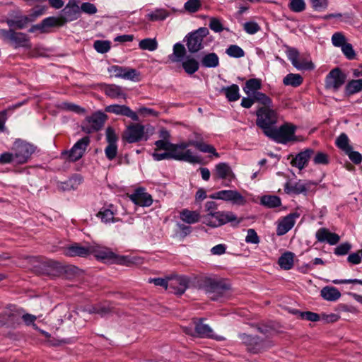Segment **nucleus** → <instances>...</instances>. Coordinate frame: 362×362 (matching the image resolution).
<instances>
[{
	"instance_id": "f257e3e1",
	"label": "nucleus",
	"mask_w": 362,
	"mask_h": 362,
	"mask_svg": "<svg viewBox=\"0 0 362 362\" xmlns=\"http://www.w3.org/2000/svg\"><path fill=\"white\" fill-rule=\"evenodd\" d=\"M199 286L206 293L216 294V297H211L213 300H216L218 296L230 288V284L227 281L216 276L201 277L199 281Z\"/></svg>"
},
{
	"instance_id": "f03ea898",
	"label": "nucleus",
	"mask_w": 362,
	"mask_h": 362,
	"mask_svg": "<svg viewBox=\"0 0 362 362\" xmlns=\"http://www.w3.org/2000/svg\"><path fill=\"white\" fill-rule=\"evenodd\" d=\"M256 116V124L262 129L264 134L267 136L278 122L277 112L270 108V106L262 107L257 110Z\"/></svg>"
},
{
	"instance_id": "7ed1b4c3",
	"label": "nucleus",
	"mask_w": 362,
	"mask_h": 362,
	"mask_svg": "<svg viewBox=\"0 0 362 362\" xmlns=\"http://www.w3.org/2000/svg\"><path fill=\"white\" fill-rule=\"evenodd\" d=\"M190 146L189 140L179 144H173L170 151L172 159L185 161L192 164L199 163L201 162L200 157L194 154L190 149H187Z\"/></svg>"
},
{
	"instance_id": "20e7f679",
	"label": "nucleus",
	"mask_w": 362,
	"mask_h": 362,
	"mask_svg": "<svg viewBox=\"0 0 362 362\" xmlns=\"http://www.w3.org/2000/svg\"><path fill=\"white\" fill-rule=\"evenodd\" d=\"M296 130L295 125L285 123L279 128L274 127L267 136L279 144H286L290 141H296Z\"/></svg>"
},
{
	"instance_id": "39448f33",
	"label": "nucleus",
	"mask_w": 362,
	"mask_h": 362,
	"mask_svg": "<svg viewBox=\"0 0 362 362\" xmlns=\"http://www.w3.org/2000/svg\"><path fill=\"white\" fill-rule=\"evenodd\" d=\"M239 223L236 215L231 211H221L208 213L203 216V223L212 228H217L230 222Z\"/></svg>"
},
{
	"instance_id": "423d86ee",
	"label": "nucleus",
	"mask_w": 362,
	"mask_h": 362,
	"mask_svg": "<svg viewBox=\"0 0 362 362\" xmlns=\"http://www.w3.org/2000/svg\"><path fill=\"white\" fill-rule=\"evenodd\" d=\"M90 255L105 262H112L127 265L130 262L127 257L117 256L110 248L95 244L90 245Z\"/></svg>"
},
{
	"instance_id": "0eeeda50",
	"label": "nucleus",
	"mask_w": 362,
	"mask_h": 362,
	"mask_svg": "<svg viewBox=\"0 0 362 362\" xmlns=\"http://www.w3.org/2000/svg\"><path fill=\"white\" fill-rule=\"evenodd\" d=\"M11 150L16 158V163L23 164L30 159L31 155L35 152V147L24 140L17 139L14 141Z\"/></svg>"
},
{
	"instance_id": "6e6552de",
	"label": "nucleus",
	"mask_w": 362,
	"mask_h": 362,
	"mask_svg": "<svg viewBox=\"0 0 362 362\" xmlns=\"http://www.w3.org/2000/svg\"><path fill=\"white\" fill-rule=\"evenodd\" d=\"M209 34L207 28L202 27L194 32L189 33L185 37L188 51L195 53L204 48V38Z\"/></svg>"
},
{
	"instance_id": "1a4fd4ad",
	"label": "nucleus",
	"mask_w": 362,
	"mask_h": 362,
	"mask_svg": "<svg viewBox=\"0 0 362 362\" xmlns=\"http://www.w3.org/2000/svg\"><path fill=\"white\" fill-rule=\"evenodd\" d=\"M213 199H220L232 203L233 205L244 206L247 199L238 191L224 189L216 192L209 196Z\"/></svg>"
},
{
	"instance_id": "9d476101",
	"label": "nucleus",
	"mask_w": 362,
	"mask_h": 362,
	"mask_svg": "<svg viewBox=\"0 0 362 362\" xmlns=\"http://www.w3.org/2000/svg\"><path fill=\"white\" fill-rule=\"evenodd\" d=\"M90 144L88 136H84L79 139L69 151H64L62 156L69 161L75 162L81 158Z\"/></svg>"
},
{
	"instance_id": "9b49d317",
	"label": "nucleus",
	"mask_w": 362,
	"mask_h": 362,
	"mask_svg": "<svg viewBox=\"0 0 362 362\" xmlns=\"http://www.w3.org/2000/svg\"><path fill=\"white\" fill-rule=\"evenodd\" d=\"M0 34L4 40L9 41L16 48L30 47L29 38L25 33H16L11 29H2L0 30Z\"/></svg>"
},
{
	"instance_id": "f8f14e48",
	"label": "nucleus",
	"mask_w": 362,
	"mask_h": 362,
	"mask_svg": "<svg viewBox=\"0 0 362 362\" xmlns=\"http://www.w3.org/2000/svg\"><path fill=\"white\" fill-rule=\"evenodd\" d=\"M346 78V75L339 68H334L325 78V88L337 91L345 83Z\"/></svg>"
},
{
	"instance_id": "ddd939ff",
	"label": "nucleus",
	"mask_w": 362,
	"mask_h": 362,
	"mask_svg": "<svg viewBox=\"0 0 362 362\" xmlns=\"http://www.w3.org/2000/svg\"><path fill=\"white\" fill-rule=\"evenodd\" d=\"M315 183L310 180H299L296 182L288 181L284 185V192L288 194H306Z\"/></svg>"
},
{
	"instance_id": "4468645a",
	"label": "nucleus",
	"mask_w": 362,
	"mask_h": 362,
	"mask_svg": "<svg viewBox=\"0 0 362 362\" xmlns=\"http://www.w3.org/2000/svg\"><path fill=\"white\" fill-rule=\"evenodd\" d=\"M106 115L101 112H96L86 118L83 129L88 133L98 131L102 128Z\"/></svg>"
},
{
	"instance_id": "2eb2a0df",
	"label": "nucleus",
	"mask_w": 362,
	"mask_h": 362,
	"mask_svg": "<svg viewBox=\"0 0 362 362\" xmlns=\"http://www.w3.org/2000/svg\"><path fill=\"white\" fill-rule=\"evenodd\" d=\"M145 136L144 126L140 124L129 125L124 133V138L128 143L138 142Z\"/></svg>"
},
{
	"instance_id": "dca6fc26",
	"label": "nucleus",
	"mask_w": 362,
	"mask_h": 362,
	"mask_svg": "<svg viewBox=\"0 0 362 362\" xmlns=\"http://www.w3.org/2000/svg\"><path fill=\"white\" fill-rule=\"evenodd\" d=\"M299 217L298 213H291L281 219L277 224L276 234L279 236L285 235L295 225L296 219Z\"/></svg>"
},
{
	"instance_id": "f3484780",
	"label": "nucleus",
	"mask_w": 362,
	"mask_h": 362,
	"mask_svg": "<svg viewBox=\"0 0 362 362\" xmlns=\"http://www.w3.org/2000/svg\"><path fill=\"white\" fill-rule=\"evenodd\" d=\"M23 312L22 309L5 312L0 315V326L14 327L16 325H18L22 317Z\"/></svg>"
},
{
	"instance_id": "a211bd4d",
	"label": "nucleus",
	"mask_w": 362,
	"mask_h": 362,
	"mask_svg": "<svg viewBox=\"0 0 362 362\" xmlns=\"http://www.w3.org/2000/svg\"><path fill=\"white\" fill-rule=\"evenodd\" d=\"M189 279L185 276H176L169 279L168 291L175 294H183L189 286Z\"/></svg>"
},
{
	"instance_id": "6ab92c4d",
	"label": "nucleus",
	"mask_w": 362,
	"mask_h": 362,
	"mask_svg": "<svg viewBox=\"0 0 362 362\" xmlns=\"http://www.w3.org/2000/svg\"><path fill=\"white\" fill-rule=\"evenodd\" d=\"M105 111L116 115L126 116L131 118L133 121H139L137 114L132 110L130 107L124 105H110L105 107Z\"/></svg>"
},
{
	"instance_id": "aec40b11",
	"label": "nucleus",
	"mask_w": 362,
	"mask_h": 362,
	"mask_svg": "<svg viewBox=\"0 0 362 362\" xmlns=\"http://www.w3.org/2000/svg\"><path fill=\"white\" fill-rule=\"evenodd\" d=\"M132 202L140 206H149L153 203V199L151 194L147 193L144 189H137L133 194L129 196Z\"/></svg>"
},
{
	"instance_id": "412c9836",
	"label": "nucleus",
	"mask_w": 362,
	"mask_h": 362,
	"mask_svg": "<svg viewBox=\"0 0 362 362\" xmlns=\"http://www.w3.org/2000/svg\"><path fill=\"white\" fill-rule=\"evenodd\" d=\"M240 338L247 346L248 351L252 353H258L265 348L263 341H261L259 337L241 334H240Z\"/></svg>"
},
{
	"instance_id": "4be33fe9",
	"label": "nucleus",
	"mask_w": 362,
	"mask_h": 362,
	"mask_svg": "<svg viewBox=\"0 0 362 362\" xmlns=\"http://www.w3.org/2000/svg\"><path fill=\"white\" fill-rule=\"evenodd\" d=\"M90 245H81L78 243H74L66 247L64 254L68 257H86L90 255Z\"/></svg>"
},
{
	"instance_id": "5701e85b",
	"label": "nucleus",
	"mask_w": 362,
	"mask_h": 362,
	"mask_svg": "<svg viewBox=\"0 0 362 362\" xmlns=\"http://www.w3.org/2000/svg\"><path fill=\"white\" fill-rule=\"evenodd\" d=\"M315 238L318 242L327 243L330 245H334L340 240V237L338 234L330 232L326 228H319L315 233Z\"/></svg>"
},
{
	"instance_id": "b1692460",
	"label": "nucleus",
	"mask_w": 362,
	"mask_h": 362,
	"mask_svg": "<svg viewBox=\"0 0 362 362\" xmlns=\"http://www.w3.org/2000/svg\"><path fill=\"white\" fill-rule=\"evenodd\" d=\"M214 177L215 179L228 180L229 181L235 177L230 166L223 162L215 165Z\"/></svg>"
},
{
	"instance_id": "393cba45",
	"label": "nucleus",
	"mask_w": 362,
	"mask_h": 362,
	"mask_svg": "<svg viewBox=\"0 0 362 362\" xmlns=\"http://www.w3.org/2000/svg\"><path fill=\"white\" fill-rule=\"evenodd\" d=\"M63 16L66 21H73L78 18L80 8L76 0H69L66 6L62 10Z\"/></svg>"
},
{
	"instance_id": "a878e982",
	"label": "nucleus",
	"mask_w": 362,
	"mask_h": 362,
	"mask_svg": "<svg viewBox=\"0 0 362 362\" xmlns=\"http://www.w3.org/2000/svg\"><path fill=\"white\" fill-rule=\"evenodd\" d=\"M314 151L311 148H307L303 151L298 153L291 160V163L293 166L300 170L303 169L308 164L309 159L313 154Z\"/></svg>"
},
{
	"instance_id": "bb28decb",
	"label": "nucleus",
	"mask_w": 362,
	"mask_h": 362,
	"mask_svg": "<svg viewBox=\"0 0 362 362\" xmlns=\"http://www.w3.org/2000/svg\"><path fill=\"white\" fill-rule=\"evenodd\" d=\"M320 296L327 301H337L341 297V293L338 288L333 286H325L320 291Z\"/></svg>"
},
{
	"instance_id": "cd10ccee",
	"label": "nucleus",
	"mask_w": 362,
	"mask_h": 362,
	"mask_svg": "<svg viewBox=\"0 0 362 362\" xmlns=\"http://www.w3.org/2000/svg\"><path fill=\"white\" fill-rule=\"evenodd\" d=\"M59 25V19L54 17H48L45 18L40 23L33 25L30 32H34L36 30H40L42 33L46 32V28L54 27Z\"/></svg>"
},
{
	"instance_id": "c85d7f7f",
	"label": "nucleus",
	"mask_w": 362,
	"mask_h": 362,
	"mask_svg": "<svg viewBox=\"0 0 362 362\" xmlns=\"http://www.w3.org/2000/svg\"><path fill=\"white\" fill-rule=\"evenodd\" d=\"M189 144L194 146L201 152L211 153L216 158L220 157V155L217 153L216 148L210 144H205L203 141L198 140H189Z\"/></svg>"
},
{
	"instance_id": "c756f323",
	"label": "nucleus",
	"mask_w": 362,
	"mask_h": 362,
	"mask_svg": "<svg viewBox=\"0 0 362 362\" xmlns=\"http://www.w3.org/2000/svg\"><path fill=\"white\" fill-rule=\"evenodd\" d=\"M83 177L80 175H75L65 182H62L59 185L64 191L76 189L82 183Z\"/></svg>"
},
{
	"instance_id": "7c9ffc66",
	"label": "nucleus",
	"mask_w": 362,
	"mask_h": 362,
	"mask_svg": "<svg viewBox=\"0 0 362 362\" xmlns=\"http://www.w3.org/2000/svg\"><path fill=\"white\" fill-rule=\"evenodd\" d=\"M180 218L182 221L188 224H194L199 222L200 219V214L196 211L183 209L180 213Z\"/></svg>"
},
{
	"instance_id": "2f4dec72",
	"label": "nucleus",
	"mask_w": 362,
	"mask_h": 362,
	"mask_svg": "<svg viewBox=\"0 0 362 362\" xmlns=\"http://www.w3.org/2000/svg\"><path fill=\"white\" fill-rule=\"evenodd\" d=\"M105 95L111 98H125L126 94L123 92L122 88L115 84L106 85L104 88Z\"/></svg>"
},
{
	"instance_id": "473e14b6",
	"label": "nucleus",
	"mask_w": 362,
	"mask_h": 362,
	"mask_svg": "<svg viewBox=\"0 0 362 362\" xmlns=\"http://www.w3.org/2000/svg\"><path fill=\"white\" fill-rule=\"evenodd\" d=\"M262 87L261 81L258 78H251L246 81L243 87L244 92L248 95H252L255 93L258 92Z\"/></svg>"
},
{
	"instance_id": "72a5a7b5",
	"label": "nucleus",
	"mask_w": 362,
	"mask_h": 362,
	"mask_svg": "<svg viewBox=\"0 0 362 362\" xmlns=\"http://www.w3.org/2000/svg\"><path fill=\"white\" fill-rule=\"evenodd\" d=\"M221 93H224L229 101H236L240 98L239 87L236 84L223 87L221 89Z\"/></svg>"
},
{
	"instance_id": "f704fd0d",
	"label": "nucleus",
	"mask_w": 362,
	"mask_h": 362,
	"mask_svg": "<svg viewBox=\"0 0 362 362\" xmlns=\"http://www.w3.org/2000/svg\"><path fill=\"white\" fill-rule=\"evenodd\" d=\"M201 63L206 68H215L219 65V58L214 52L209 53L202 58Z\"/></svg>"
},
{
	"instance_id": "c9c22d12",
	"label": "nucleus",
	"mask_w": 362,
	"mask_h": 362,
	"mask_svg": "<svg viewBox=\"0 0 362 362\" xmlns=\"http://www.w3.org/2000/svg\"><path fill=\"white\" fill-rule=\"evenodd\" d=\"M195 331L197 336L200 337L213 338L214 337L212 329L208 325L203 323L202 320L196 324Z\"/></svg>"
},
{
	"instance_id": "e433bc0d",
	"label": "nucleus",
	"mask_w": 362,
	"mask_h": 362,
	"mask_svg": "<svg viewBox=\"0 0 362 362\" xmlns=\"http://www.w3.org/2000/svg\"><path fill=\"white\" fill-rule=\"evenodd\" d=\"M169 15V12L164 8H156L146 15L150 21H164Z\"/></svg>"
},
{
	"instance_id": "4c0bfd02",
	"label": "nucleus",
	"mask_w": 362,
	"mask_h": 362,
	"mask_svg": "<svg viewBox=\"0 0 362 362\" xmlns=\"http://www.w3.org/2000/svg\"><path fill=\"white\" fill-rule=\"evenodd\" d=\"M186 53L185 48L181 43H176L173 46V52L169 56V59L173 62L182 61Z\"/></svg>"
},
{
	"instance_id": "58836bf2",
	"label": "nucleus",
	"mask_w": 362,
	"mask_h": 362,
	"mask_svg": "<svg viewBox=\"0 0 362 362\" xmlns=\"http://www.w3.org/2000/svg\"><path fill=\"white\" fill-rule=\"evenodd\" d=\"M345 91L349 95L362 91V78L349 81L346 85Z\"/></svg>"
},
{
	"instance_id": "ea45409f",
	"label": "nucleus",
	"mask_w": 362,
	"mask_h": 362,
	"mask_svg": "<svg viewBox=\"0 0 362 362\" xmlns=\"http://www.w3.org/2000/svg\"><path fill=\"white\" fill-rule=\"evenodd\" d=\"M294 255L291 252H286L284 253L279 259L278 263L281 268L288 270L291 269L293 265Z\"/></svg>"
},
{
	"instance_id": "a19ab883",
	"label": "nucleus",
	"mask_w": 362,
	"mask_h": 362,
	"mask_svg": "<svg viewBox=\"0 0 362 362\" xmlns=\"http://www.w3.org/2000/svg\"><path fill=\"white\" fill-rule=\"evenodd\" d=\"M335 144L345 153H348V151L352 148V146L350 144V140L345 133L340 134V135L336 139Z\"/></svg>"
},
{
	"instance_id": "79ce46f5",
	"label": "nucleus",
	"mask_w": 362,
	"mask_h": 362,
	"mask_svg": "<svg viewBox=\"0 0 362 362\" xmlns=\"http://www.w3.org/2000/svg\"><path fill=\"white\" fill-rule=\"evenodd\" d=\"M303 77L298 74H288L283 79L285 86L298 87L303 83Z\"/></svg>"
},
{
	"instance_id": "37998d69",
	"label": "nucleus",
	"mask_w": 362,
	"mask_h": 362,
	"mask_svg": "<svg viewBox=\"0 0 362 362\" xmlns=\"http://www.w3.org/2000/svg\"><path fill=\"white\" fill-rule=\"evenodd\" d=\"M185 72L188 74H193L199 69V62L192 57H187L182 64Z\"/></svg>"
},
{
	"instance_id": "c03bdc74",
	"label": "nucleus",
	"mask_w": 362,
	"mask_h": 362,
	"mask_svg": "<svg viewBox=\"0 0 362 362\" xmlns=\"http://www.w3.org/2000/svg\"><path fill=\"white\" fill-rule=\"evenodd\" d=\"M158 47V44L156 38H145L139 43V47L142 50L153 52L157 49Z\"/></svg>"
},
{
	"instance_id": "a18cd8bd",
	"label": "nucleus",
	"mask_w": 362,
	"mask_h": 362,
	"mask_svg": "<svg viewBox=\"0 0 362 362\" xmlns=\"http://www.w3.org/2000/svg\"><path fill=\"white\" fill-rule=\"evenodd\" d=\"M112 309L109 305L105 304H98L88 308V312L90 314H98L101 317H105L111 312Z\"/></svg>"
},
{
	"instance_id": "49530a36",
	"label": "nucleus",
	"mask_w": 362,
	"mask_h": 362,
	"mask_svg": "<svg viewBox=\"0 0 362 362\" xmlns=\"http://www.w3.org/2000/svg\"><path fill=\"white\" fill-rule=\"evenodd\" d=\"M261 203L269 208H275L279 206L281 204L279 197L272 195L262 197L261 199Z\"/></svg>"
},
{
	"instance_id": "de8ad7c7",
	"label": "nucleus",
	"mask_w": 362,
	"mask_h": 362,
	"mask_svg": "<svg viewBox=\"0 0 362 362\" xmlns=\"http://www.w3.org/2000/svg\"><path fill=\"white\" fill-rule=\"evenodd\" d=\"M30 21H33L32 18L28 16H21L16 19L8 21V25L10 27H16L18 29H22L24 28Z\"/></svg>"
},
{
	"instance_id": "09e8293b",
	"label": "nucleus",
	"mask_w": 362,
	"mask_h": 362,
	"mask_svg": "<svg viewBox=\"0 0 362 362\" xmlns=\"http://www.w3.org/2000/svg\"><path fill=\"white\" fill-rule=\"evenodd\" d=\"M294 67L300 71H311L315 69V64L312 62L311 60L307 58H301L299 59Z\"/></svg>"
},
{
	"instance_id": "8fccbe9b",
	"label": "nucleus",
	"mask_w": 362,
	"mask_h": 362,
	"mask_svg": "<svg viewBox=\"0 0 362 362\" xmlns=\"http://www.w3.org/2000/svg\"><path fill=\"white\" fill-rule=\"evenodd\" d=\"M226 53L228 56L234 58H240L245 55L244 50L236 45H230L226 49Z\"/></svg>"
},
{
	"instance_id": "3c124183",
	"label": "nucleus",
	"mask_w": 362,
	"mask_h": 362,
	"mask_svg": "<svg viewBox=\"0 0 362 362\" xmlns=\"http://www.w3.org/2000/svg\"><path fill=\"white\" fill-rule=\"evenodd\" d=\"M295 313L298 315V317L303 320H306L310 322H317L320 320L321 315L317 313L306 311V312H300L296 311Z\"/></svg>"
},
{
	"instance_id": "603ef678",
	"label": "nucleus",
	"mask_w": 362,
	"mask_h": 362,
	"mask_svg": "<svg viewBox=\"0 0 362 362\" xmlns=\"http://www.w3.org/2000/svg\"><path fill=\"white\" fill-rule=\"evenodd\" d=\"M332 43L334 47H342L346 43L345 35L341 32L334 33L332 36Z\"/></svg>"
},
{
	"instance_id": "864d4df0",
	"label": "nucleus",
	"mask_w": 362,
	"mask_h": 362,
	"mask_svg": "<svg viewBox=\"0 0 362 362\" xmlns=\"http://www.w3.org/2000/svg\"><path fill=\"white\" fill-rule=\"evenodd\" d=\"M253 99L257 102L260 103L264 107H269L272 104V100L264 93L262 92H257L252 95Z\"/></svg>"
},
{
	"instance_id": "5fc2aeb1",
	"label": "nucleus",
	"mask_w": 362,
	"mask_h": 362,
	"mask_svg": "<svg viewBox=\"0 0 362 362\" xmlns=\"http://www.w3.org/2000/svg\"><path fill=\"white\" fill-rule=\"evenodd\" d=\"M93 47L98 52L104 54L110 49V42L106 40H96Z\"/></svg>"
},
{
	"instance_id": "6e6d98bb",
	"label": "nucleus",
	"mask_w": 362,
	"mask_h": 362,
	"mask_svg": "<svg viewBox=\"0 0 362 362\" xmlns=\"http://www.w3.org/2000/svg\"><path fill=\"white\" fill-rule=\"evenodd\" d=\"M202 6L200 0H188L184 4L185 9L189 13H195Z\"/></svg>"
},
{
	"instance_id": "4d7b16f0",
	"label": "nucleus",
	"mask_w": 362,
	"mask_h": 362,
	"mask_svg": "<svg viewBox=\"0 0 362 362\" xmlns=\"http://www.w3.org/2000/svg\"><path fill=\"white\" fill-rule=\"evenodd\" d=\"M288 6L292 11L300 13L305 9V3L304 0H291Z\"/></svg>"
},
{
	"instance_id": "13d9d810",
	"label": "nucleus",
	"mask_w": 362,
	"mask_h": 362,
	"mask_svg": "<svg viewBox=\"0 0 362 362\" xmlns=\"http://www.w3.org/2000/svg\"><path fill=\"white\" fill-rule=\"evenodd\" d=\"M98 216L101 218V221L105 223L114 222V214L110 209H103L98 212Z\"/></svg>"
},
{
	"instance_id": "bf43d9fd",
	"label": "nucleus",
	"mask_w": 362,
	"mask_h": 362,
	"mask_svg": "<svg viewBox=\"0 0 362 362\" xmlns=\"http://www.w3.org/2000/svg\"><path fill=\"white\" fill-rule=\"evenodd\" d=\"M122 78L137 81H139V74L134 69L124 67Z\"/></svg>"
},
{
	"instance_id": "052dcab7",
	"label": "nucleus",
	"mask_w": 362,
	"mask_h": 362,
	"mask_svg": "<svg viewBox=\"0 0 362 362\" xmlns=\"http://www.w3.org/2000/svg\"><path fill=\"white\" fill-rule=\"evenodd\" d=\"M243 28L245 31L250 35H254L260 30L259 25L254 21L245 23Z\"/></svg>"
},
{
	"instance_id": "680f3d73",
	"label": "nucleus",
	"mask_w": 362,
	"mask_h": 362,
	"mask_svg": "<svg viewBox=\"0 0 362 362\" xmlns=\"http://www.w3.org/2000/svg\"><path fill=\"white\" fill-rule=\"evenodd\" d=\"M286 55L288 59L291 61L292 65L294 66L297 62L299 60V52L293 47H287Z\"/></svg>"
},
{
	"instance_id": "e2e57ef3",
	"label": "nucleus",
	"mask_w": 362,
	"mask_h": 362,
	"mask_svg": "<svg viewBox=\"0 0 362 362\" xmlns=\"http://www.w3.org/2000/svg\"><path fill=\"white\" fill-rule=\"evenodd\" d=\"M313 160L315 165H327L329 162L328 155L323 152H317Z\"/></svg>"
},
{
	"instance_id": "0e129e2a",
	"label": "nucleus",
	"mask_w": 362,
	"mask_h": 362,
	"mask_svg": "<svg viewBox=\"0 0 362 362\" xmlns=\"http://www.w3.org/2000/svg\"><path fill=\"white\" fill-rule=\"evenodd\" d=\"M341 49L343 54L348 59L351 60L355 58L356 53L351 44L346 42Z\"/></svg>"
},
{
	"instance_id": "69168bd1",
	"label": "nucleus",
	"mask_w": 362,
	"mask_h": 362,
	"mask_svg": "<svg viewBox=\"0 0 362 362\" xmlns=\"http://www.w3.org/2000/svg\"><path fill=\"white\" fill-rule=\"evenodd\" d=\"M351 249V245L349 243L340 244L334 249V254L338 256L346 255Z\"/></svg>"
},
{
	"instance_id": "338daca9",
	"label": "nucleus",
	"mask_w": 362,
	"mask_h": 362,
	"mask_svg": "<svg viewBox=\"0 0 362 362\" xmlns=\"http://www.w3.org/2000/svg\"><path fill=\"white\" fill-rule=\"evenodd\" d=\"M173 144L168 140L165 139H160L155 142L157 150H165L166 151H171Z\"/></svg>"
},
{
	"instance_id": "774afa93",
	"label": "nucleus",
	"mask_w": 362,
	"mask_h": 362,
	"mask_svg": "<svg viewBox=\"0 0 362 362\" xmlns=\"http://www.w3.org/2000/svg\"><path fill=\"white\" fill-rule=\"evenodd\" d=\"M209 26L216 33H220L224 29L220 20L216 18H211Z\"/></svg>"
}]
</instances>
